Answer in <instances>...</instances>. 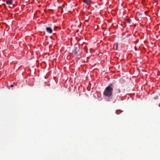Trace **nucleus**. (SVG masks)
<instances>
[{
    "label": "nucleus",
    "mask_w": 160,
    "mask_h": 160,
    "mask_svg": "<svg viewBox=\"0 0 160 160\" xmlns=\"http://www.w3.org/2000/svg\"><path fill=\"white\" fill-rule=\"evenodd\" d=\"M83 2L84 3H87L88 5H89L91 2V1L89 0H83Z\"/></svg>",
    "instance_id": "4"
},
{
    "label": "nucleus",
    "mask_w": 160,
    "mask_h": 160,
    "mask_svg": "<svg viewBox=\"0 0 160 160\" xmlns=\"http://www.w3.org/2000/svg\"><path fill=\"white\" fill-rule=\"evenodd\" d=\"M87 48V47H84V49H85V50H86Z\"/></svg>",
    "instance_id": "8"
},
{
    "label": "nucleus",
    "mask_w": 160,
    "mask_h": 160,
    "mask_svg": "<svg viewBox=\"0 0 160 160\" xmlns=\"http://www.w3.org/2000/svg\"><path fill=\"white\" fill-rule=\"evenodd\" d=\"M115 84V83H111L109 84L105 88L103 94L104 95L108 98L112 97V92L113 88Z\"/></svg>",
    "instance_id": "1"
},
{
    "label": "nucleus",
    "mask_w": 160,
    "mask_h": 160,
    "mask_svg": "<svg viewBox=\"0 0 160 160\" xmlns=\"http://www.w3.org/2000/svg\"><path fill=\"white\" fill-rule=\"evenodd\" d=\"M12 0H7L6 1V3L9 5L12 4Z\"/></svg>",
    "instance_id": "5"
},
{
    "label": "nucleus",
    "mask_w": 160,
    "mask_h": 160,
    "mask_svg": "<svg viewBox=\"0 0 160 160\" xmlns=\"http://www.w3.org/2000/svg\"><path fill=\"white\" fill-rule=\"evenodd\" d=\"M46 30L48 33H51L52 32V30L50 27H47L46 28Z\"/></svg>",
    "instance_id": "3"
},
{
    "label": "nucleus",
    "mask_w": 160,
    "mask_h": 160,
    "mask_svg": "<svg viewBox=\"0 0 160 160\" xmlns=\"http://www.w3.org/2000/svg\"><path fill=\"white\" fill-rule=\"evenodd\" d=\"M117 48H118V43H117L116 44V49L117 50Z\"/></svg>",
    "instance_id": "7"
},
{
    "label": "nucleus",
    "mask_w": 160,
    "mask_h": 160,
    "mask_svg": "<svg viewBox=\"0 0 160 160\" xmlns=\"http://www.w3.org/2000/svg\"><path fill=\"white\" fill-rule=\"evenodd\" d=\"M12 6L13 7H14V6H15V5H14V4H13V5H12Z\"/></svg>",
    "instance_id": "11"
},
{
    "label": "nucleus",
    "mask_w": 160,
    "mask_h": 160,
    "mask_svg": "<svg viewBox=\"0 0 160 160\" xmlns=\"http://www.w3.org/2000/svg\"><path fill=\"white\" fill-rule=\"evenodd\" d=\"M159 107H160V103L159 104Z\"/></svg>",
    "instance_id": "13"
},
{
    "label": "nucleus",
    "mask_w": 160,
    "mask_h": 160,
    "mask_svg": "<svg viewBox=\"0 0 160 160\" xmlns=\"http://www.w3.org/2000/svg\"><path fill=\"white\" fill-rule=\"evenodd\" d=\"M80 49V48L78 46H75L72 50V54L74 56H77L80 55L81 52Z\"/></svg>",
    "instance_id": "2"
},
{
    "label": "nucleus",
    "mask_w": 160,
    "mask_h": 160,
    "mask_svg": "<svg viewBox=\"0 0 160 160\" xmlns=\"http://www.w3.org/2000/svg\"><path fill=\"white\" fill-rule=\"evenodd\" d=\"M122 39V41L123 40V39H124V38H121Z\"/></svg>",
    "instance_id": "12"
},
{
    "label": "nucleus",
    "mask_w": 160,
    "mask_h": 160,
    "mask_svg": "<svg viewBox=\"0 0 160 160\" xmlns=\"http://www.w3.org/2000/svg\"><path fill=\"white\" fill-rule=\"evenodd\" d=\"M131 21L130 19L127 18L126 20V22L127 23L129 24L131 22Z\"/></svg>",
    "instance_id": "6"
},
{
    "label": "nucleus",
    "mask_w": 160,
    "mask_h": 160,
    "mask_svg": "<svg viewBox=\"0 0 160 160\" xmlns=\"http://www.w3.org/2000/svg\"><path fill=\"white\" fill-rule=\"evenodd\" d=\"M13 87V85H10V87H11V88H12V87Z\"/></svg>",
    "instance_id": "10"
},
{
    "label": "nucleus",
    "mask_w": 160,
    "mask_h": 160,
    "mask_svg": "<svg viewBox=\"0 0 160 160\" xmlns=\"http://www.w3.org/2000/svg\"><path fill=\"white\" fill-rule=\"evenodd\" d=\"M118 92L119 93H120V90L119 89H118Z\"/></svg>",
    "instance_id": "9"
}]
</instances>
